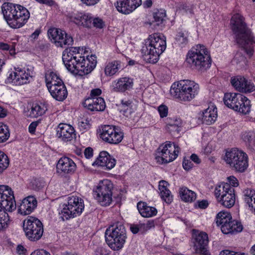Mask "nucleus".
Here are the masks:
<instances>
[{
	"label": "nucleus",
	"instance_id": "2f4dec72",
	"mask_svg": "<svg viewBox=\"0 0 255 255\" xmlns=\"http://www.w3.org/2000/svg\"><path fill=\"white\" fill-rule=\"evenodd\" d=\"M46 185V182L41 176H30L29 186L31 189L38 191Z\"/></svg>",
	"mask_w": 255,
	"mask_h": 255
},
{
	"label": "nucleus",
	"instance_id": "69168bd1",
	"mask_svg": "<svg viewBox=\"0 0 255 255\" xmlns=\"http://www.w3.org/2000/svg\"><path fill=\"white\" fill-rule=\"evenodd\" d=\"M81 1L87 6H93L98 3L100 0H80Z\"/></svg>",
	"mask_w": 255,
	"mask_h": 255
},
{
	"label": "nucleus",
	"instance_id": "7ed1b4c3",
	"mask_svg": "<svg viewBox=\"0 0 255 255\" xmlns=\"http://www.w3.org/2000/svg\"><path fill=\"white\" fill-rule=\"evenodd\" d=\"M1 10L7 24L13 28L22 27L30 17V13L25 7L11 2H4Z\"/></svg>",
	"mask_w": 255,
	"mask_h": 255
},
{
	"label": "nucleus",
	"instance_id": "6e6d98bb",
	"mask_svg": "<svg viewBox=\"0 0 255 255\" xmlns=\"http://www.w3.org/2000/svg\"><path fill=\"white\" fill-rule=\"evenodd\" d=\"M131 10L133 11L141 4V0H128Z\"/></svg>",
	"mask_w": 255,
	"mask_h": 255
},
{
	"label": "nucleus",
	"instance_id": "f257e3e1",
	"mask_svg": "<svg viewBox=\"0 0 255 255\" xmlns=\"http://www.w3.org/2000/svg\"><path fill=\"white\" fill-rule=\"evenodd\" d=\"M83 48L72 47L63 52L62 60L67 69L71 73L83 76L90 73L95 68L97 57L95 55H82Z\"/></svg>",
	"mask_w": 255,
	"mask_h": 255
},
{
	"label": "nucleus",
	"instance_id": "bf43d9fd",
	"mask_svg": "<svg viewBox=\"0 0 255 255\" xmlns=\"http://www.w3.org/2000/svg\"><path fill=\"white\" fill-rule=\"evenodd\" d=\"M234 60L236 61L237 63H240L241 62H245L246 61V57L241 52H238L235 55Z\"/></svg>",
	"mask_w": 255,
	"mask_h": 255
},
{
	"label": "nucleus",
	"instance_id": "603ef678",
	"mask_svg": "<svg viewBox=\"0 0 255 255\" xmlns=\"http://www.w3.org/2000/svg\"><path fill=\"white\" fill-rule=\"evenodd\" d=\"M227 218V219H232V216L230 213L225 211H222L218 213L216 216V221L220 220V219H224Z\"/></svg>",
	"mask_w": 255,
	"mask_h": 255
},
{
	"label": "nucleus",
	"instance_id": "20e7f679",
	"mask_svg": "<svg viewBox=\"0 0 255 255\" xmlns=\"http://www.w3.org/2000/svg\"><path fill=\"white\" fill-rule=\"evenodd\" d=\"M166 47V40L163 36L153 34L145 40L141 49L144 60L150 63H156L159 55L163 53Z\"/></svg>",
	"mask_w": 255,
	"mask_h": 255
},
{
	"label": "nucleus",
	"instance_id": "f3484780",
	"mask_svg": "<svg viewBox=\"0 0 255 255\" xmlns=\"http://www.w3.org/2000/svg\"><path fill=\"white\" fill-rule=\"evenodd\" d=\"M47 34L51 40L58 47H63L73 43L72 37L61 29L51 28L48 30Z\"/></svg>",
	"mask_w": 255,
	"mask_h": 255
},
{
	"label": "nucleus",
	"instance_id": "7c9ffc66",
	"mask_svg": "<svg viewBox=\"0 0 255 255\" xmlns=\"http://www.w3.org/2000/svg\"><path fill=\"white\" fill-rule=\"evenodd\" d=\"M217 117V109L212 106V107H209L203 112L202 121L203 123L210 125L215 122Z\"/></svg>",
	"mask_w": 255,
	"mask_h": 255
},
{
	"label": "nucleus",
	"instance_id": "774afa93",
	"mask_svg": "<svg viewBox=\"0 0 255 255\" xmlns=\"http://www.w3.org/2000/svg\"><path fill=\"white\" fill-rule=\"evenodd\" d=\"M31 255H51L50 253L44 250H36Z\"/></svg>",
	"mask_w": 255,
	"mask_h": 255
},
{
	"label": "nucleus",
	"instance_id": "338daca9",
	"mask_svg": "<svg viewBox=\"0 0 255 255\" xmlns=\"http://www.w3.org/2000/svg\"><path fill=\"white\" fill-rule=\"evenodd\" d=\"M84 155L86 158H90L93 155V150L92 148L88 147L84 150Z\"/></svg>",
	"mask_w": 255,
	"mask_h": 255
},
{
	"label": "nucleus",
	"instance_id": "4be33fe9",
	"mask_svg": "<svg viewBox=\"0 0 255 255\" xmlns=\"http://www.w3.org/2000/svg\"><path fill=\"white\" fill-rule=\"evenodd\" d=\"M37 205L36 198L33 196H29L23 199L18 206V213L23 216L29 215L34 211Z\"/></svg>",
	"mask_w": 255,
	"mask_h": 255
},
{
	"label": "nucleus",
	"instance_id": "f8f14e48",
	"mask_svg": "<svg viewBox=\"0 0 255 255\" xmlns=\"http://www.w3.org/2000/svg\"><path fill=\"white\" fill-rule=\"evenodd\" d=\"M215 195L218 202L224 207L231 208L235 205V190L228 183H223L217 187Z\"/></svg>",
	"mask_w": 255,
	"mask_h": 255
},
{
	"label": "nucleus",
	"instance_id": "a878e982",
	"mask_svg": "<svg viewBox=\"0 0 255 255\" xmlns=\"http://www.w3.org/2000/svg\"><path fill=\"white\" fill-rule=\"evenodd\" d=\"M48 91L52 97L59 101H63L67 96V91L63 82H60V84L57 86H51Z\"/></svg>",
	"mask_w": 255,
	"mask_h": 255
},
{
	"label": "nucleus",
	"instance_id": "c03bdc74",
	"mask_svg": "<svg viewBox=\"0 0 255 255\" xmlns=\"http://www.w3.org/2000/svg\"><path fill=\"white\" fill-rule=\"evenodd\" d=\"M8 221V214L5 212L0 214V231H3L7 228Z\"/></svg>",
	"mask_w": 255,
	"mask_h": 255
},
{
	"label": "nucleus",
	"instance_id": "58836bf2",
	"mask_svg": "<svg viewBox=\"0 0 255 255\" xmlns=\"http://www.w3.org/2000/svg\"><path fill=\"white\" fill-rule=\"evenodd\" d=\"M10 136L8 127L3 123H0V143L6 141Z\"/></svg>",
	"mask_w": 255,
	"mask_h": 255
},
{
	"label": "nucleus",
	"instance_id": "5fc2aeb1",
	"mask_svg": "<svg viewBox=\"0 0 255 255\" xmlns=\"http://www.w3.org/2000/svg\"><path fill=\"white\" fill-rule=\"evenodd\" d=\"M227 183L229 184L230 187L231 185L233 187H237L239 185V181L235 176H228L227 177Z\"/></svg>",
	"mask_w": 255,
	"mask_h": 255
},
{
	"label": "nucleus",
	"instance_id": "f704fd0d",
	"mask_svg": "<svg viewBox=\"0 0 255 255\" xmlns=\"http://www.w3.org/2000/svg\"><path fill=\"white\" fill-rule=\"evenodd\" d=\"M238 109H234V111H237L244 115L249 114L251 111V101L243 95V98L239 104H237Z\"/></svg>",
	"mask_w": 255,
	"mask_h": 255
},
{
	"label": "nucleus",
	"instance_id": "79ce46f5",
	"mask_svg": "<svg viewBox=\"0 0 255 255\" xmlns=\"http://www.w3.org/2000/svg\"><path fill=\"white\" fill-rule=\"evenodd\" d=\"M188 38L186 34L183 32H179L176 37V44L180 48L184 47L188 43Z\"/></svg>",
	"mask_w": 255,
	"mask_h": 255
},
{
	"label": "nucleus",
	"instance_id": "393cba45",
	"mask_svg": "<svg viewBox=\"0 0 255 255\" xmlns=\"http://www.w3.org/2000/svg\"><path fill=\"white\" fill-rule=\"evenodd\" d=\"M84 107L91 111H103L106 108L104 99L99 98H88L83 103Z\"/></svg>",
	"mask_w": 255,
	"mask_h": 255
},
{
	"label": "nucleus",
	"instance_id": "2eb2a0df",
	"mask_svg": "<svg viewBox=\"0 0 255 255\" xmlns=\"http://www.w3.org/2000/svg\"><path fill=\"white\" fill-rule=\"evenodd\" d=\"M192 232V243L196 253L202 255H210L207 250L209 243L208 235L195 230H193Z\"/></svg>",
	"mask_w": 255,
	"mask_h": 255
},
{
	"label": "nucleus",
	"instance_id": "423d86ee",
	"mask_svg": "<svg viewBox=\"0 0 255 255\" xmlns=\"http://www.w3.org/2000/svg\"><path fill=\"white\" fill-rule=\"evenodd\" d=\"M106 241L114 251H119L124 246L126 241V230L122 223L118 222L111 225L105 232Z\"/></svg>",
	"mask_w": 255,
	"mask_h": 255
},
{
	"label": "nucleus",
	"instance_id": "a18cd8bd",
	"mask_svg": "<svg viewBox=\"0 0 255 255\" xmlns=\"http://www.w3.org/2000/svg\"><path fill=\"white\" fill-rule=\"evenodd\" d=\"M165 16L166 13L164 10H160L154 13L153 17L155 21L159 25L162 23Z\"/></svg>",
	"mask_w": 255,
	"mask_h": 255
},
{
	"label": "nucleus",
	"instance_id": "cd10ccee",
	"mask_svg": "<svg viewBox=\"0 0 255 255\" xmlns=\"http://www.w3.org/2000/svg\"><path fill=\"white\" fill-rule=\"evenodd\" d=\"M243 95L239 93H226L224 95V104L229 108L238 109L237 104L243 99Z\"/></svg>",
	"mask_w": 255,
	"mask_h": 255
},
{
	"label": "nucleus",
	"instance_id": "c85d7f7f",
	"mask_svg": "<svg viewBox=\"0 0 255 255\" xmlns=\"http://www.w3.org/2000/svg\"><path fill=\"white\" fill-rule=\"evenodd\" d=\"M168 183L162 180L159 182L158 189L159 195L162 200L166 204H170L173 200V196L171 195V192L167 188Z\"/></svg>",
	"mask_w": 255,
	"mask_h": 255
},
{
	"label": "nucleus",
	"instance_id": "412c9836",
	"mask_svg": "<svg viewBox=\"0 0 255 255\" xmlns=\"http://www.w3.org/2000/svg\"><path fill=\"white\" fill-rule=\"evenodd\" d=\"M69 20L79 26L90 28L92 26V16L82 12H71L68 15Z\"/></svg>",
	"mask_w": 255,
	"mask_h": 255
},
{
	"label": "nucleus",
	"instance_id": "0eeeda50",
	"mask_svg": "<svg viewBox=\"0 0 255 255\" xmlns=\"http://www.w3.org/2000/svg\"><path fill=\"white\" fill-rule=\"evenodd\" d=\"M84 209L83 200L77 196H70L67 198V203L64 204L59 212L63 221L80 215Z\"/></svg>",
	"mask_w": 255,
	"mask_h": 255
},
{
	"label": "nucleus",
	"instance_id": "8fccbe9b",
	"mask_svg": "<svg viewBox=\"0 0 255 255\" xmlns=\"http://www.w3.org/2000/svg\"><path fill=\"white\" fill-rule=\"evenodd\" d=\"M233 220H231L230 221L221 227V230L223 233L224 234H228L231 233V227H233Z\"/></svg>",
	"mask_w": 255,
	"mask_h": 255
},
{
	"label": "nucleus",
	"instance_id": "c9c22d12",
	"mask_svg": "<svg viewBox=\"0 0 255 255\" xmlns=\"http://www.w3.org/2000/svg\"><path fill=\"white\" fill-rule=\"evenodd\" d=\"M121 61L114 60L109 62L105 67V75L109 76H112L116 74L120 68Z\"/></svg>",
	"mask_w": 255,
	"mask_h": 255
},
{
	"label": "nucleus",
	"instance_id": "dca6fc26",
	"mask_svg": "<svg viewBox=\"0 0 255 255\" xmlns=\"http://www.w3.org/2000/svg\"><path fill=\"white\" fill-rule=\"evenodd\" d=\"M0 206L8 212H12L16 209L13 192L7 185H0Z\"/></svg>",
	"mask_w": 255,
	"mask_h": 255
},
{
	"label": "nucleus",
	"instance_id": "4468645a",
	"mask_svg": "<svg viewBox=\"0 0 255 255\" xmlns=\"http://www.w3.org/2000/svg\"><path fill=\"white\" fill-rule=\"evenodd\" d=\"M100 137L107 143L117 144L123 140L124 133L116 126L104 125L101 127Z\"/></svg>",
	"mask_w": 255,
	"mask_h": 255
},
{
	"label": "nucleus",
	"instance_id": "f03ea898",
	"mask_svg": "<svg viewBox=\"0 0 255 255\" xmlns=\"http://www.w3.org/2000/svg\"><path fill=\"white\" fill-rule=\"evenodd\" d=\"M231 29L236 34V42L243 48L250 57L254 54L253 44L255 39L250 30L247 28L243 17L239 13L234 14L231 19Z\"/></svg>",
	"mask_w": 255,
	"mask_h": 255
},
{
	"label": "nucleus",
	"instance_id": "052dcab7",
	"mask_svg": "<svg viewBox=\"0 0 255 255\" xmlns=\"http://www.w3.org/2000/svg\"><path fill=\"white\" fill-rule=\"evenodd\" d=\"M102 94V90L99 88L92 89L91 91L90 96L89 98H99L98 96Z\"/></svg>",
	"mask_w": 255,
	"mask_h": 255
},
{
	"label": "nucleus",
	"instance_id": "e433bc0d",
	"mask_svg": "<svg viewBox=\"0 0 255 255\" xmlns=\"http://www.w3.org/2000/svg\"><path fill=\"white\" fill-rule=\"evenodd\" d=\"M115 6L117 10L122 13L128 14L132 12L128 0H118Z\"/></svg>",
	"mask_w": 255,
	"mask_h": 255
},
{
	"label": "nucleus",
	"instance_id": "72a5a7b5",
	"mask_svg": "<svg viewBox=\"0 0 255 255\" xmlns=\"http://www.w3.org/2000/svg\"><path fill=\"white\" fill-rule=\"evenodd\" d=\"M45 79L48 89L51 86H57L60 84V82H63L59 77L53 72L48 71L46 73Z\"/></svg>",
	"mask_w": 255,
	"mask_h": 255
},
{
	"label": "nucleus",
	"instance_id": "ea45409f",
	"mask_svg": "<svg viewBox=\"0 0 255 255\" xmlns=\"http://www.w3.org/2000/svg\"><path fill=\"white\" fill-rule=\"evenodd\" d=\"M244 199L246 203L249 206L252 205V198L255 199V190L247 188L244 191Z\"/></svg>",
	"mask_w": 255,
	"mask_h": 255
},
{
	"label": "nucleus",
	"instance_id": "c756f323",
	"mask_svg": "<svg viewBox=\"0 0 255 255\" xmlns=\"http://www.w3.org/2000/svg\"><path fill=\"white\" fill-rule=\"evenodd\" d=\"M137 208L140 214L145 218L154 216L157 213V210L155 207L149 206L144 202H139L137 204Z\"/></svg>",
	"mask_w": 255,
	"mask_h": 255
},
{
	"label": "nucleus",
	"instance_id": "6ab92c4d",
	"mask_svg": "<svg viewBox=\"0 0 255 255\" xmlns=\"http://www.w3.org/2000/svg\"><path fill=\"white\" fill-rule=\"evenodd\" d=\"M231 83L236 90L240 92L251 93L255 90L253 83L241 76L232 77Z\"/></svg>",
	"mask_w": 255,
	"mask_h": 255
},
{
	"label": "nucleus",
	"instance_id": "a19ab883",
	"mask_svg": "<svg viewBox=\"0 0 255 255\" xmlns=\"http://www.w3.org/2000/svg\"><path fill=\"white\" fill-rule=\"evenodd\" d=\"M9 164L8 156L2 151L0 150V174L5 170Z\"/></svg>",
	"mask_w": 255,
	"mask_h": 255
},
{
	"label": "nucleus",
	"instance_id": "49530a36",
	"mask_svg": "<svg viewBox=\"0 0 255 255\" xmlns=\"http://www.w3.org/2000/svg\"><path fill=\"white\" fill-rule=\"evenodd\" d=\"M242 137L243 140L249 144L255 143V134L253 131H246L243 133Z\"/></svg>",
	"mask_w": 255,
	"mask_h": 255
},
{
	"label": "nucleus",
	"instance_id": "b1692460",
	"mask_svg": "<svg viewBox=\"0 0 255 255\" xmlns=\"http://www.w3.org/2000/svg\"><path fill=\"white\" fill-rule=\"evenodd\" d=\"M116 162V160L112 158L108 152L103 151L100 153L99 157L92 163V165L93 166L98 165L104 167L105 169L109 170L115 166Z\"/></svg>",
	"mask_w": 255,
	"mask_h": 255
},
{
	"label": "nucleus",
	"instance_id": "e2e57ef3",
	"mask_svg": "<svg viewBox=\"0 0 255 255\" xmlns=\"http://www.w3.org/2000/svg\"><path fill=\"white\" fill-rule=\"evenodd\" d=\"M193 163L189 159H184L183 161V167L184 169L188 170L192 168Z\"/></svg>",
	"mask_w": 255,
	"mask_h": 255
},
{
	"label": "nucleus",
	"instance_id": "aec40b11",
	"mask_svg": "<svg viewBox=\"0 0 255 255\" xmlns=\"http://www.w3.org/2000/svg\"><path fill=\"white\" fill-rule=\"evenodd\" d=\"M56 136L63 142L71 141L76 138L74 128L70 125L61 123L56 128Z\"/></svg>",
	"mask_w": 255,
	"mask_h": 255
},
{
	"label": "nucleus",
	"instance_id": "680f3d73",
	"mask_svg": "<svg viewBox=\"0 0 255 255\" xmlns=\"http://www.w3.org/2000/svg\"><path fill=\"white\" fill-rule=\"evenodd\" d=\"M220 255H245V254L226 250L221 251L220 253Z\"/></svg>",
	"mask_w": 255,
	"mask_h": 255
},
{
	"label": "nucleus",
	"instance_id": "bb28decb",
	"mask_svg": "<svg viewBox=\"0 0 255 255\" xmlns=\"http://www.w3.org/2000/svg\"><path fill=\"white\" fill-rule=\"evenodd\" d=\"M133 82V79L127 77H122L119 79L113 85V90L115 92H124L132 88Z\"/></svg>",
	"mask_w": 255,
	"mask_h": 255
},
{
	"label": "nucleus",
	"instance_id": "0e129e2a",
	"mask_svg": "<svg viewBox=\"0 0 255 255\" xmlns=\"http://www.w3.org/2000/svg\"><path fill=\"white\" fill-rule=\"evenodd\" d=\"M198 207L200 209H205L207 208L209 205L208 201L207 200H202L197 202Z\"/></svg>",
	"mask_w": 255,
	"mask_h": 255
},
{
	"label": "nucleus",
	"instance_id": "4c0bfd02",
	"mask_svg": "<svg viewBox=\"0 0 255 255\" xmlns=\"http://www.w3.org/2000/svg\"><path fill=\"white\" fill-rule=\"evenodd\" d=\"M46 110V107L44 105L33 104L30 109L29 116L32 118H37L44 114Z\"/></svg>",
	"mask_w": 255,
	"mask_h": 255
},
{
	"label": "nucleus",
	"instance_id": "a211bd4d",
	"mask_svg": "<svg viewBox=\"0 0 255 255\" xmlns=\"http://www.w3.org/2000/svg\"><path fill=\"white\" fill-rule=\"evenodd\" d=\"M31 78L28 69L14 67V71L9 72L6 82L7 83H13L15 85H22L28 83Z\"/></svg>",
	"mask_w": 255,
	"mask_h": 255
},
{
	"label": "nucleus",
	"instance_id": "9d476101",
	"mask_svg": "<svg viewBox=\"0 0 255 255\" xmlns=\"http://www.w3.org/2000/svg\"><path fill=\"white\" fill-rule=\"evenodd\" d=\"M113 188L114 185L110 180L100 181L94 193L95 199L101 206H107L112 203Z\"/></svg>",
	"mask_w": 255,
	"mask_h": 255
},
{
	"label": "nucleus",
	"instance_id": "864d4df0",
	"mask_svg": "<svg viewBox=\"0 0 255 255\" xmlns=\"http://www.w3.org/2000/svg\"><path fill=\"white\" fill-rule=\"evenodd\" d=\"M92 25L96 28H102L104 25V22L102 19L99 18H93L92 17Z\"/></svg>",
	"mask_w": 255,
	"mask_h": 255
},
{
	"label": "nucleus",
	"instance_id": "4d7b16f0",
	"mask_svg": "<svg viewBox=\"0 0 255 255\" xmlns=\"http://www.w3.org/2000/svg\"><path fill=\"white\" fill-rule=\"evenodd\" d=\"M130 229L131 232L134 234L137 233L139 231L143 232V229L141 223L136 225H131Z\"/></svg>",
	"mask_w": 255,
	"mask_h": 255
},
{
	"label": "nucleus",
	"instance_id": "37998d69",
	"mask_svg": "<svg viewBox=\"0 0 255 255\" xmlns=\"http://www.w3.org/2000/svg\"><path fill=\"white\" fill-rule=\"evenodd\" d=\"M132 107V101L130 100L123 99L119 105V110L121 112L126 113Z\"/></svg>",
	"mask_w": 255,
	"mask_h": 255
},
{
	"label": "nucleus",
	"instance_id": "39448f33",
	"mask_svg": "<svg viewBox=\"0 0 255 255\" xmlns=\"http://www.w3.org/2000/svg\"><path fill=\"white\" fill-rule=\"evenodd\" d=\"M186 61L190 67L204 71L211 65V58L207 49L203 45L197 44L190 50Z\"/></svg>",
	"mask_w": 255,
	"mask_h": 255
},
{
	"label": "nucleus",
	"instance_id": "09e8293b",
	"mask_svg": "<svg viewBox=\"0 0 255 255\" xmlns=\"http://www.w3.org/2000/svg\"><path fill=\"white\" fill-rule=\"evenodd\" d=\"M0 49L9 50L11 55L15 54V46L13 44L9 45L3 42H0Z\"/></svg>",
	"mask_w": 255,
	"mask_h": 255
},
{
	"label": "nucleus",
	"instance_id": "5701e85b",
	"mask_svg": "<svg viewBox=\"0 0 255 255\" xmlns=\"http://www.w3.org/2000/svg\"><path fill=\"white\" fill-rule=\"evenodd\" d=\"M76 165L74 162L67 157H61L56 165L57 172L59 173L72 174L76 170Z\"/></svg>",
	"mask_w": 255,
	"mask_h": 255
},
{
	"label": "nucleus",
	"instance_id": "9b49d317",
	"mask_svg": "<svg viewBox=\"0 0 255 255\" xmlns=\"http://www.w3.org/2000/svg\"><path fill=\"white\" fill-rule=\"evenodd\" d=\"M23 229L26 238L33 242L39 240L43 233L42 222L32 216H29L23 221Z\"/></svg>",
	"mask_w": 255,
	"mask_h": 255
},
{
	"label": "nucleus",
	"instance_id": "473e14b6",
	"mask_svg": "<svg viewBox=\"0 0 255 255\" xmlns=\"http://www.w3.org/2000/svg\"><path fill=\"white\" fill-rule=\"evenodd\" d=\"M179 195L181 200L186 202H192L196 198V194L185 187L180 189Z\"/></svg>",
	"mask_w": 255,
	"mask_h": 255
},
{
	"label": "nucleus",
	"instance_id": "13d9d810",
	"mask_svg": "<svg viewBox=\"0 0 255 255\" xmlns=\"http://www.w3.org/2000/svg\"><path fill=\"white\" fill-rule=\"evenodd\" d=\"M143 229V232L150 230L154 227V222L153 220H149L146 223H141Z\"/></svg>",
	"mask_w": 255,
	"mask_h": 255
},
{
	"label": "nucleus",
	"instance_id": "de8ad7c7",
	"mask_svg": "<svg viewBox=\"0 0 255 255\" xmlns=\"http://www.w3.org/2000/svg\"><path fill=\"white\" fill-rule=\"evenodd\" d=\"M232 225L233 227H231L230 234L237 233L243 230V227L241 222L233 220Z\"/></svg>",
	"mask_w": 255,
	"mask_h": 255
},
{
	"label": "nucleus",
	"instance_id": "1a4fd4ad",
	"mask_svg": "<svg viewBox=\"0 0 255 255\" xmlns=\"http://www.w3.org/2000/svg\"><path fill=\"white\" fill-rule=\"evenodd\" d=\"M226 163L236 171L244 172L248 167L247 154L237 148H232L226 153Z\"/></svg>",
	"mask_w": 255,
	"mask_h": 255
},
{
	"label": "nucleus",
	"instance_id": "6e6552de",
	"mask_svg": "<svg viewBox=\"0 0 255 255\" xmlns=\"http://www.w3.org/2000/svg\"><path fill=\"white\" fill-rule=\"evenodd\" d=\"M199 87L193 81L183 80L176 85V99L181 102H189L198 94Z\"/></svg>",
	"mask_w": 255,
	"mask_h": 255
},
{
	"label": "nucleus",
	"instance_id": "ddd939ff",
	"mask_svg": "<svg viewBox=\"0 0 255 255\" xmlns=\"http://www.w3.org/2000/svg\"><path fill=\"white\" fill-rule=\"evenodd\" d=\"M175 159V143L167 141L161 144L155 153V159L159 164L167 163Z\"/></svg>",
	"mask_w": 255,
	"mask_h": 255
},
{
	"label": "nucleus",
	"instance_id": "3c124183",
	"mask_svg": "<svg viewBox=\"0 0 255 255\" xmlns=\"http://www.w3.org/2000/svg\"><path fill=\"white\" fill-rule=\"evenodd\" d=\"M168 107L165 105H161L158 108V111L161 118L167 117L168 115Z\"/></svg>",
	"mask_w": 255,
	"mask_h": 255
}]
</instances>
